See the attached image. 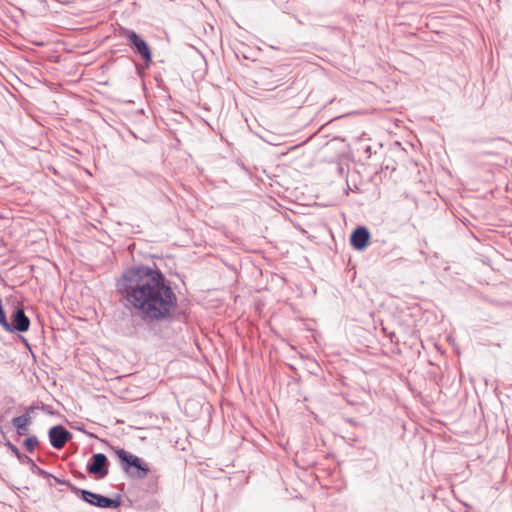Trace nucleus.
Instances as JSON below:
<instances>
[{
	"label": "nucleus",
	"mask_w": 512,
	"mask_h": 512,
	"mask_svg": "<svg viewBox=\"0 0 512 512\" xmlns=\"http://www.w3.org/2000/svg\"><path fill=\"white\" fill-rule=\"evenodd\" d=\"M24 445L29 452H33L38 445V439L35 436H31L25 439Z\"/></svg>",
	"instance_id": "nucleus-10"
},
{
	"label": "nucleus",
	"mask_w": 512,
	"mask_h": 512,
	"mask_svg": "<svg viewBox=\"0 0 512 512\" xmlns=\"http://www.w3.org/2000/svg\"><path fill=\"white\" fill-rule=\"evenodd\" d=\"M89 474L104 478L108 474V459L102 453L94 454L91 458V463L87 466Z\"/></svg>",
	"instance_id": "nucleus-5"
},
{
	"label": "nucleus",
	"mask_w": 512,
	"mask_h": 512,
	"mask_svg": "<svg viewBox=\"0 0 512 512\" xmlns=\"http://www.w3.org/2000/svg\"><path fill=\"white\" fill-rule=\"evenodd\" d=\"M30 422L31 417L29 414H23L12 419V424L17 429L19 435H24L26 433Z\"/></svg>",
	"instance_id": "nucleus-9"
},
{
	"label": "nucleus",
	"mask_w": 512,
	"mask_h": 512,
	"mask_svg": "<svg viewBox=\"0 0 512 512\" xmlns=\"http://www.w3.org/2000/svg\"><path fill=\"white\" fill-rule=\"evenodd\" d=\"M122 35L129 41L130 46L142 56L146 63H150L152 56L151 51L145 42L136 32L129 29H123Z\"/></svg>",
	"instance_id": "nucleus-3"
},
{
	"label": "nucleus",
	"mask_w": 512,
	"mask_h": 512,
	"mask_svg": "<svg viewBox=\"0 0 512 512\" xmlns=\"http://www.w3.org/2000/svg\"><path fill=\"white\" fill-rule=\"evenodd\" d=\"M70 437L71 434L63 426H53L49 430L50 443L56 449L63 448Z\"/></svg>",
	"instance_id": "nucleus-6"
},
{
	"label": "nucleus",
	"mask_w": 512,
	"mask_h": 512,
	"mask_svg": "<svg viewBox=\"0 0 512 512\" xmlns=\"http://www.w3.org/2000/svg\"><path fill=\"white\" fill-rule=\"evenodd\" d=\"M30 326V320L25 315L24 311L22 309H17L13 316H12V322L10 323V330H6L7 332H25L29 329Z\"/></svg>",
	"instance_id": "nucleus-7"
},
{
	"label": "nucleus",
	"mask_w": 512,
	"mask_h": 512,
	"mask_svg": "<svg viewBox=\"0 0 512 512\" xmlns=\"http://www.w3.org/2000/svg\"><path fill=\"white\" fill-rule=\"evenodd\" d=\"M81 495L84 501L96 507L117 508L120 506V501L118 499L108 498L88 490H81Z\"/></svg>",
	"instance_id": "nucleus-4"
},
{
	"label": "nucleus",
	"mask_w": 512,
	"mask_h": 512,
	"mask_svg": "<svg viewBox=\"0 0 512 512\" xmlns=\"http://www.w3.org/2000/svg\"><path fill=\"white\" fill-rule=\"evenodd\" d=\"M370 233L365 227H358L351 235V244L357 250H363L368 245Z\"/></svg>",
	"instance_id": "nucleus-8"
},
{
	"label": "nucleus",
	"mask_w": 512,
	"mask_h": 512,
	"mask_svg": "<svg viewBox=\"0 0 512 512\" xmlns=\"http://www.w3.org/2000/svg\"><path fill=\"white\" fill-rule=\"evenodd\" d=\"M118 289L127 304L145 322L171 317L177 297L163 274L147 266L128 269L118 280Z\"/></svg>",
	"instance_id": "nucleus-1"
},
{
	"label": "nucleus",
	"mask_w": 512,
	"mask_h": 512,
	"mask_svg": "<svg viewBox=\"0 0 512 512\" xmlns=\"http://www.w3.org/2000/svg\"><path fill=\"white\" fill-rule=\"evenodd\" d=\"M116 455L121 462L122 469L131 477L142 479L149 472L148 466L137 456L124 449H117Z\"/></svg>",
	"instance_id": "nucleus-2"
},
{
	"label": "nucleus",
	"mask_w": 512,
	"mask_h": 512,
	"mask_svg": "<svg viewBox=\"0 0 512 512\" xmlns=\"http://www.w3.org/2000/svg\"><path fill=\"white\" fill-rule=\"evenodd\" d=\"M9 446V448L11 449V451L19 458L21 459L22 458V455L21 453L19 452L18 448L13 445L12 443L8 442L7 444Z\"/></svg>",
	"instance_id": "nucleus-11"
}]
</instances>
